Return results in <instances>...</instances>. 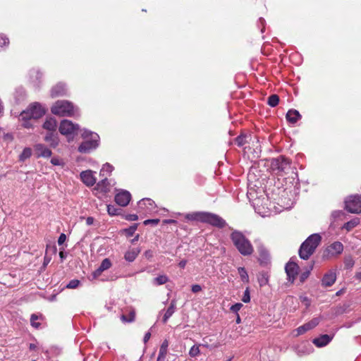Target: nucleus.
I'll return each mask as SVG.
<instances>
[{
    "label": "nucleus",
    "instance_id": "1",
    "mask_svg": "<svg viewBox=\"0 0 361 361\" xmlns=\"http://www.w3.org/2000/svg\"><path fill=\"white\" fill-rule=\"evenodd\" d=\"M45 114L44 109L39 103L31 104L26 110L21 112L19 119L26 128L32 126L34 121L41 118Z\"/></svg>",
    "mask_w": 361,
    "mask_h": 361
},
{
    "label": "nucleus",
    "instance_id": "2",
    "mask_svg": "<svg viewBox=\"0 0 361 361\" xmlns=\"http://www.w3.org/2000/svg\"><path fill=\"white\" fill-rule=\"evenodd\" d=\"M185 218L188 221L207 223L218 228H224L226 224V221L221 217L209 212H192L185 214Z\"/></svg>",
    "mask_w": 361,
    "mask_h": 361
},
{
    "label": "nucleus",
    "instance_id": "3",
    "mask_svg": "<svg viewBox=\"0 0 361 361\" xmlns=\"http://www.w3.org/2000/svg\"><path fill=\"white\" fill-rule=\"evenodd\" d=\"M322 237L318 233L310 235L300 245L299 256L302 259H308L320 244Z\"/></svg>",
    "mask_w": 361,
    "mask_h": 361
},
{
    "label": "nucleus",
    "instance_id": "4",
    "mask_svg": "<svg viewBox=\"0 0 361 361\" xmlns=\"http://www.w3.org/2000/svg\"><path fill=\"white\" fill-rule=\"evenodd\" d=\"M231 240L240 253L243 255H250L253 252L250 242L239 231H233L231 235Z\"/></svg>",
    "mask_w": 361,
    "mask_h": 361
},
{
    "label": "nucleus",
    "instance_id": "5",
    "mask_svg": "<svg viewBox=\"0 0 361 361\" xmlns=\"http://www.w3.org/2000/svg\"><path fill=\"white\" fill-rule=\"evenodd\" d=\"M51 112L59 116H75L78 115V109L66 100H59L51 107Z\"/></svg>",
    "mask_w": 361,
    "mask_h": 361
},
{
    "label": "nucleus",
    "instance_id": "6",
    "mask_svg": "<svg viewBox=\"0 0 361 361\" xmlns=\"http://www.w3.org/2000/svg\"><path fill=\"white\" fill-rule=\"evenodd\" d=\"M82 136L85 140L78 147V151L80 153H90L98 147L99 136L97 133L85 130Z\"/></svg>",
    "mask_w": 361,
    "mask_h": 361
},
{
    "label": "nucleus",
    "instance_id": "7",
    "mask_svg": "<svg viewBox=\"0 0 361 361\" xmlns=\"http://www.w3.org/2000/svg\"><path fill=\"white\" fill-rule=\"evenodd\" d=\"M265 165L270 166V170L276 174L285 173L290 168L288 159H264Z\"/></svg>",
    "mask_w": 361,
    "mask_h": 361
},
{
    "label": "nucleus",
    "instance_id": "8",
    "mask_svg": "<svg viewBox=\"0 0 361 361\" xmlns=\"http://www.w3.org/2000/svg\"><path fill=\"white\" fill-rule=\"evenodd\" d=\"M345 209L350 213L361 212V195H351L345 201Z\"/></svg>",
    "mask_w": 361,
    "mask_h": 361
},
{
    "label": "nucleus",
    "instance_id": "9",
    "mask_svg": "<svg viewBox=\"0 0 361 361\" xmlns=\"http://www.w3.org/2000/svg\"><path fill=\"white\" fill-rule=\"evenodd\" d=\"M320 322V319L318 317L312 319L311 321L305 323V324L298 327L297 329H294L291 334L293 337H298L300 335L304 334L307 331L314 329L316 327Z\"/></svg>",
    "mask_w": 361,
    "mask_h": 361
},
{
    "label": "nucleus",
    "instance_id": "10",
    "mask_svg": "<svg viewBox=\"0 0 361 361\" xmlns=\"http://www.w3.org/2000/svg\"><path fill=\"white\" fill-rule=\"evenodd\" d=\"M79 126L71 121L63 120L59 126V131L62 135H73L77 133Z\"/></svg>",
    "mask_w": 361,
    "mask_h": 361
},
{
    "label": "nucleus",
    "instance_id": "11",
    "mask_svg": "<svg viewBox=\"0 0 361 361\" xmlns=\"http://www.w3.org/2000/svg\"><path fill=\"white\" fill-rule=\"evenodd\" d=\"M343 250V245L340 242H334L331 244L324 251V256L331 257L340 255Z\"/></svg>",
    "mask_w": 361,
    "mask_h": 361
},
{
    "label": "nucleus",
    "instance_id": "12",
    "mask_svg": "<svg viewBox=\"0 0 361 361\" xmlns=\"http://www.w3.org/2000/svg\"><path fill=\"white\" fill-rule=\"evenodd\" d=\"M115 202L121 207L127 206L131 199L130 193L127 190H121L115 195Z\"/></svg>",
    "mask_w": 361,
    "mask_h": 361
},
{
    "label": "nucleus",
    "instance_id": "13",
    "mask_svg": "<svg viewBox=\"0 0 361 361\" xmlns=\"http://www.w3.org/2000/svg\"><path fill=\"white\" fill-rule=\"evenodd\" d=\"M285 270L288 276V280L293 283L299 272V266L293 262L286 264Z\"/></svg>",
    "mask_w": 361,
    "mask_h": 361
},
{
    "label": "nucleus",
    "instance_id": "14",
    "mask_svg": "<svg viewBox=\"0 0 361 361\" xmlns=\"http://www.w3.org/2000/svg\"><path fill=\"white\" fill-rule=\"evenodd\" d=\"M80 178L82 183L87 187L93 186L97 180L93 172L90 170L81 172Z\"/></svg>",
    "mask_w": 361,
    "mask_h": 361
},
{
    "label": "nucleus",
    "instance_id": "15",
    "mask_svg": "<svg viewBox=\"0 0 361 361\" xmlns=\"http://www.w3.org/2000/svg\"><path fill=\"white\" fill-rule=\"evenodd\" d=\"M138 207L143 212H151L155 208V204L152 200L144 198L138 202Z\"/></svg>",
    "mask_w": 361,
    "mask_h": 361
},
{
    "label": "nucleus",
    "instance_id": "16",
    "mask_svg": "<svg viewBox=\"0 0 361 361\" xmlns=\"http://www.w3.org/2000/svg\"><path fill=\"white\" fill-rule=\"evenodd\" d=\"M111 185L106 177H104L101 181H99L94 188V190L102 194H106L110 192Z\"/></svg>",
    "mask_w": 361,
    "mask_h": 361
},
{
    "label": "nucleus",
    "instance_id": "17",
    "mask_svg": "<svg viewBox=\"0 0 361 361\" xmlns=\"http://www.w3.org/2000/svg\"><path fill=\"white\" fill-rule=\"evenodd\" d=\"M336 279V276L335 272L329 271L324 276L322 280V285L324 287H330L335 283Z\"/></svg>",
    "mask_w": 361,
    "mask_h": 361
},
{
    "label": "nucleus",
    "instance_id": "18",
    "mask_svg": "<svg viewBox=\"0 0 361 361\" xmlns=\"http://www.w3.org/2000/svg\"><path fill=\"white\" fill-rule=\"evenodd\" d=\"M333 338V336H331L327 334L322 335L321 336L314 338L312 341V343L318 348H322L326 345Z\"/></svg>",
    "mask_w": 361,
    "mask_h": 361
},
{
    "label": "nucleus",
    "instance_id": "19",
    "mask_svg": "<svg viewBox=\"0 0 361 361\" xmlns=\"http://www.w3.org/2000/svg\"><path fill=\"white\" fill-rule=\"evenodd\" d=\"M111 267V262L109 259L105 258L102 260L99 268L93 272L94 278H97L101 275V274Z\"/></svg>",
    "mask_w": 361,
    "mask_h": 361
},
{
    "label": "nucleus",
    "instance_id": "20",
    "mask_svg": "<svg viewBox=\"0 0 361 361\" xmlns=\"http://www.w3.org/2000/svg\"><path fill=\"white\" fill-rule=\"evenodd\" d=\"M66 94V85L63 83H58L55 85L51 91V95L52 97L63 96Z\"/></svg>",
    "mask_w": 361,
    "mask_h": 361
},
{
    "label": "nucleus",
    "instance_id": "21",
    "mask_svg": "<svg viewBox=\"0 0 361 361\" xmlns=\"http://www.w3.org/2000/svg\"><path fill=\"white\" fill-rule=\"evenodd\" d=\"M35 151L37 156L39 157L48 158L51 155V150L42 145H37L35 146Z\"/></svg>",
    "mask_w": 361,
    "mask_h": 361
},
{
    "label": "nucleus",
    "instance_id": "22",
    "mask_svg": "<svg viewBox=\"0 0 361 361\" xmlns=\"http://www.w3.org/2000/svg\"><path fill=\"white\" fill-rule=\"evenodd\" d=\"M251 135L247 134H241L235 139V143L240 147H246L245 145L251 140Z\"/></svg>",
    "mask_w": 361,
    "mask_h": 361
},
{
    "label": "nucleus",
    "instance_id": "23",
    "mask_svg": "<svg viewBox=\"0 0 361 361\" xmlns=\"http://www.w3.org/2000/svg\"><path fill=\"white\" fill-rule=\"evenodd\" d=\"M176 300H173L171 302L170 306L166 310V312L164 314L162 322L164 323H166L168 319L173 315V314L175 312L176 310Z\"/></svg>",
    "mask_w": 361,
    "mask_h": 361
},
{
    "label": "nucleus",
    "instance_id": "24",
    "mask_svg": "<svg viewBox=\"0 0 361 361\" xmlns=\"http://www.w3.org/2000/svg\"><path fill=\"white\" fill-rule=\"evenodd\" d=\"M140 252V250L139 248L130 249L125 253L124 258L128 262H133L136 259Z\"/></svg>",
    "mask_w": 361,
    "mask_h": 361
},
{
    "label": "nucleus",
    "instance_id": "25",
    "mask_svg": "<svg viewBox=\"0 0 361 361\" xmlns=\"http://www.w3.org/2000/svg\"><path fill=\"white\" fill-rule=\"evenodd\" d=\"M301 116L297 110L290 109L286 114V119L291 123H295Z\"/></svg>",
    "mask_w": 361,
    "mask_h": 361
},
{
    "label": "nucleus",
    "instance_id": "26",
    "mask_svg": "<svg viewBox=\"0 0 361 361\" xmlns=\"http://www.w3.org/2000/svg\"><path fill=\"white\" fill-rule=\"evenodd\" d=\"M56 121L51 118L47 119L43 125L44 128L48 130L50 132H54L56 129Z\"/></svg>",
    "mask_w": 361,
    "mask_h": 361
},
{
    "label": "nucleus",
    "instance_id": "27",
    "mask_svg": "<svg viewBox=\"0 0 361 361\" xmlns=\"http://www.w3.org/2000/svg\"><path fill=\"white\" fill-rule=\"evenodd\" d=\"M113 169L114 167L111 164L106 163L103 165L102 169L100 170V176L102 177H106L112 172Z\"/></svg>",
    "mask_w": 361,
    "mask_h": 361
},
{
    "label": "nucleus",
    "instance_id": "28",
    "mask_svg": "<svg viewBox=\"0 0 361 361\" xmlns=\"http://www.w3.org/2000/svg\"><path fill=\"white\" fill-rule=\"evenodd\" d=\"M360 223L358 218H355L347 223H345L343 226V228H345L346 231H349L352 230L353 228L357 226Z\"/></svg>",
    "mask_w": 361,
    "mask_h": 361
},
{
    "label": "nucleus",
    "instance_id": "29",
    "mask_svg": "<svg viewBox=\"0 0 361 361\" xmlns=\"http://www.w3.org/2000/svg\"><path fill=\"white\" fill-rule=\"evenodd\" d=\"M169 278L166 275H160L157 277L154 278L153 280V283L155 285L160 286L165 284L166 282H168Z\"/></svg>",
    "mask_w": 361,
    "mask_h": 361
},
{
    "label": "nucleus",
    "instance_id": "30",
    "mask_svg": "<svg viewBox=\"0 0 361 361\" xmlns=\"http://www.w3.org/2000/svg\"><path fill=\"white\" fill-rule=\"evenodd\" d=\"M45 140L52 146H56L58 144L57 138L54 135V132L49 133L45 137Z\"/></svg>",
    "mask_w": 361,
    "mask_h": 361
},
{
    "label": "nucleus",
    "instance_id": "31",
    "mask_svg": "<svg viewBox=\"0 0 361 361\" xmlns=\"http://www.w3.org/2000/svg\"><path fill=\"white\" fill-rule=\"evenodd\" d=\"M238 274L240 276V279L243 281L244 282H248L249 281V276H248V274L246 271V270L245 269L244 267H239L238 269Z\"/></svg>",
    "mask_w": 361,
    "mask_h": 361
},
{
    "label": "nucleus",
    "instance_id": "32",
    "mask_svg": "<svg viewBox=\"0 0 361 361\" xmlns=\"http://www.w3.org/2000/svg\"><path fill=\"white\" fill-rule=\"evenodd\" d=\"M279 102V98L276 94H272L268 98V104L272 107H274L278 105Z\"/></svg>",
    "mask_w": 361,
    "mask_h": 361
},
{
    "label": "nucleus",
    "instance_id": "33",
    "mask_svg": "<svg viewBox=\"0 0 361 361\" xmlns=\"http://www.w3.org/2000/svg\"><path fill=\"white\" fill-rule=\"evenodd\" d=\"M49 250H50L54 254H55L57 250L56 246H52V247L47 246V247L46 255L44 256V265L48 264L49 263V262L51 261V257L47 256V252H48Z\"/></svg>",
    "mask_w": 361,
    "mask_h": 361
},
{
    "label": "nucleus",
    "instance_id": "34",
    "mask_svg": "<svg viewBox=\"0 0 361 361\" xmlns=\"http://www.w3.org/2000/svg\"><path fill=\"white\" fill-rule=\"evenodd\" d=\"M135 314L133 311L130 312L128 316H126L124 314L121 315V319L123 322H131L135 319Z\"/></svg>",
    "mask_w": 361,
    "mask_h": 361
},
{
    "label": "nucleus",
    "instance_id": "35",
    "mask_svg": "<svg viewBox=\"0 0 361 361\" xmlns=\"http://www.w3.org/2000/svg\"><path fill=\"white\" fill-rule=\"evenodd\" d=\"M200 345H193L189 350V355L192 357H195L200 355V351L199 348Z\"/></svg>",
    "mask_w": 361,
    "mask_h": 361
},
{
    "label": "nucleus",
    "instance_id": "36",
    "mask_svg": "<svg viewBox=\"0 0 361 361\" xmlns=\"http://www.w3.org/2000/svg\"><path fill=\"white\" fill-rule=\"evenodd\" d=\"M312 269V266H311L309 269H307L306 271H303L300 274V283L305 282V281L309 277Z\"/></svg>",
    "mask_w": 361,
    "mask_h": 361
},
{
    "label": "nucleus",
    "instance_id": "37",
    "mask_svg": "<svg viewBox=\"0 0 361 361\" xmlns=\"http://www.w3.org/2000/svg\"><path fill=\"white\" fill-rule=\"evenodd\" d=\"M167 352L168 349L160 348L157 361H164L166 356Z\"/></svg>",
    "mask_w": 361,
    "mask_h": 361
},
{
    "label": "nucleus",
    "instance_id": "38",
    "mask_svg": "<svg viewBox=\"0 0 361 361\" xmlns=\"http://www.w3.org/2000/svg\"><path fill=\"white\" fill-rule=\"evenodd\" d=\"M39 319V317L36 314H32L30 317L31 325L35 328H38L40 326L39 322H37V320Z\"/></svg>",
    "mask_w": 361,
    "mask_h": 361
},
{
    "label": "nucleus",
    "instance_id": "39",
    "mask_svg": "<svg viewBox=\"0 0 361 361\" xmlns=\"http://www.w3.org/2000/svg\"><path fill=\"white\" fill-rule=\"evenodd\" d=\"M32 156V150L30 148H25L20 155V158H30Z\"/></svg>",
    "mask_w": 361,
    "mask_h": 361
},
{
    "label": "nucleus",
    "instance_id": "40",
    "mask_svg": "<svg viewBox=\"0 0 361 361\" xmlns=\"http://www.w3.org/2000/svg\"><path fill=\"white\" fill-rule=\"evenodd\" d=\"M204 343H202V344H200L199 345L200 346H203V347H205V348H210V349H212V348H217L220 346V343H214L212 345H209V343L205 341V340L204 339L203 340Z\"/></svg>",
    "mask_w": 361,
    "mask_h": 361
},
{
    "label": "nucleus",
    "instance_id": "41",
    "mask_svg": "<svg viewBox=\"0 0 361 361\" xmlns=\"http://www.w3.org/2000/svg\"><path fill=\"white\" fill-rule=\"evenodd\" d=\"M30 77L32 79L35 78V80H33V82H35L42 77V74L37 70H32L30 71Z\"/></svg>",
    "mask_w": 361,
    "mask_h": 361
},
{
    "label": "nucleus",
    "instance_id": "42",
    "mask_svg": "<svg viewBox=\"0 0 361 361\" xmlns=\"http://www.w3.org/2000/svg\"><path fill=\"white\" fill-rule=\"evenodd\" d=\"M118 209H116L113 205L107 206V212H108L109 214H110L111 216L118 214Z\"/></svg>",
    "mask_w": 361,
    "mask_h": 361
},
{
    "label": "nucleus",
    "instance_id": "43",
    "mask_svg": "<svg viewBox=\"0 0 361 361\" xmlns=\"http://www.w3.org/2000/svg\"><path fill=\"white\" fill-rule=\"evenodd\" d=\"M242 300L245 303L249 302L250 301V291L248 288H246V290H245Z\"/></svg>",
    "mask_w": 361,
    "mask_h": 361
},
{
    "label": "nucleus",
    "instance_id": "44",
    "mask_svg": "<svg viewBox=\"0 0 361 361\" xmlns=\"http://www.w3.org/2000/svg\"><path fill=\"white\" fill-rule=\"evenodd\" d=\"M80 281L78 280H71L66 286L68 288H75L78 286Z\"/></svg>",
    "mask_w": 361,
    "mask_h": 361
},
{
    "label": "nucleus",
    "instance_id": "45",
    "mask_svg": "<svg viewBox=\"0 0 361 361\" xmlns=\"http://www.w3.org/2000/svg\"><path fill=\"white\" fill-rule=\"evenodd\" d=\"M243 307V305L241 303H235V305H232L230 308V310L233 312H235L237 313L240 309L241 307Z\"/></svg>",
    "mask_w": 361,
    "mask_h": 361
},
{
    "label": "nucleus",
    "instance_id": "46",
    "mask_svg": "<svg viewBox=\"0 0 361 361\" xmlns=\"http://www.w3.org/2000/svg\"><path fill=\"white\" fill-rule=\"evenodd\" d=\"M8 42L9 40L6 36L0 35V47L6 45Z\"/></svg>",
    "mask_w": 361,
    "mask_h": 361
},
{
    "label": "nucleus",
    "instance_id": "47",
    "mask_svg": "<svg viewBox=\"0 0 361 361\" xmlns=\"http://www.w3.org/2000/svg\"><path fill=\"white\" fill-rule=\"evenodd\" d=\"M159 222V219H147L144 221L145 225L148 224H153V225H157Z\"/></svg>",
    "mask_w": 361,
    "mask_h": 361
},
{
    "label": "nucleus",
    "instance_id": "48",
    "mask_svg": "<svg viewBox=\"0 0 361 361\" xmlns=\"http://www.w3.org/2000/svg\"><path fill=\"white\" fill-rule=\"evenodd\" d=\"M63 159H51V163L54 166H63L64 164Z\"/></svg>",
    "mask_w": 361,
    "mask_h": 361
},
{
    "label": "nucleus",
    "instance_id": "49",
    "mask_svg": "<svg viewBox=\"0 0 361 361\" xmlns=\"http://www.w3.org/2000/svg\"><path fill=\"white\" fill-rule=\"evenodd\" d=\"M66 240V235L64 233H61L58 239L59 245H62Z\"/></svg>",
    "mask_w": 361,
    "mask_h": 361
},
{
    "label": "nucleus",
    "instance_id": "50",
    "mask_svg": "<svg viewBox=\"0 0 361 361\" xmlns=\"http://www.w3.org/2000/svg\"><path fill=\"white\" fill-rule=\"evenodd\" d=\"M191 290L193 293H198L202 290V288L200 285L195 284L192 286Z\"/></svg>",
    "mask_w": 361,
    "mask_h": 361
},
{
    "label": "nucleus",
    "instance_id": "51",
    "mask_svg": "<svg viewBox=\"0 0 361 361\" xmlns=\"http://www.w3.org/2000/svg\"><path fill=\"white\" fill-rule=\"evenodd\" d=\"M138 217L136 214H129L126 216V219L128 221H136Z\"/></svg>",
    "mask_w": 361,
    "mask_h": 361
},
{
    "label": "nucleus",
    "instance_id": "52",
    "mask_svg": "<svg viewBox=\"0 0 361 361\" xmlns=\"http://www.w3.org/2000/svg\"><path fill=\"white\" fill-rule=\"evenodd\" d=\"M136 228H137V226H136V225H135V226H133L130 227V228L128 229V234H129V235H133V233L135 231Z\"/></svg>",
    "mask_w": 361,
    "mask_h": 361
},
{
    "label": "nucleus",
    "instance_id": "53",
    "mask_svg": "<svg viewBox=\"0 0 361 361\" xmlns=\"http://www.w3.org/2000/svg\"><path fill=\"white\" fill-rule=\"evenodd\" d=\"M169 347V341L168 340L165 339L163 343H161L160 348H164L168 349Z\"/></svg>",
    "mask_w": 361,
    "mask_h": 361
},
{
    "label": "nucleus",
    "instance_id": "54",
    "mask_svg": "<svg viewBox=\"0 0 361 361\" xmlns=\"http://www.w3.org/2000/svg\"><path fill=\"white\" fill-rule=\"evenodd\" d=\"M145 256L149 259L151 257H152L153 256V252L151 251V250H147L145 252Z\"/></svg>",
    "mask_w": 361,
    "mask_h": 361
},
{
    "label": "nucleus",
    "instance_id": "55",
    "mask_svg": "<svg viewBox=\"0 0 361 361\" xmlns=\"http://www.w3.org/2000/svg\"><path fill=\"white\" fill-rule=\"evenodd\" d=\"M150 336L151 334L149 332L146 333L143 338L144 342L147 343L149 340Z\"/></svg>",
    "mask_w": 361,
    "mask_h": 361
},
{
    "label": "nucleus",
    "instance_id": "56",
    "mask_svg": "<svg viewBox=\"0 0 361 361\" xmlns=\"http://www.w3.org/2000/svg\"><path fill=\"white\" fill-rule=\"evenodd\" d=\"M94 223V218L92 217H87L86 219V224L87 225H92Z\"/></svg>",
    "mask_w": 361,
    "mask_h": 361
},
{
    "label": "nucleus",
    "instance_id": "57",
    "mask_svg": "<svg viewBox=\"0 0 361 361\" xmlns=\"http://www.w3.org/2000/svg\"><path fill=\"white\" fill-rule=\"evenodd\" d=\"M186 264H187V261H186V260H185V259L181 260V261L179 262V264H178L179 267H181V268H185V267L186 266Z\"/></svg>",
    "mask_w": 361,
    "mask_h": 361
},
{
    "label": "nucleus",
    "instance_id": "58",
    "mask_svg": "<svg viewBox=\"0 0 361 361\" xmlns=\"http://www.w3.org/2000/svg\"><path fill=\"white\" fill-rule=\"evenodd\" d=\"M29 348L31 350H34L37 348V345L34 343H30Z\"/></svg>",
    "mask_w": 361,
    "mask_h": 361
},
{
    "label": "nucleus",
    "instance_id": "59",
    "mask_svg": "<svg viewBox=\"0 0 361 361\" xmlns=\"http://www.w3.org/2000/svg\"><path fill=\"white\" fill-rule=\"evenodd\" d=\"M176 222V221L175 220H173V219H169V220H166L165 221V223H167V224H174Z\"/></svg>",
    "mask_w": 361,
    "mask_h": 361
},
{
    "label": "nucleus",
    "instance_id": "60",
    "mask_svg": "<svg viewBox=\"0 0 361 361\" xmlns=\"http://www.w3.org/2000/svg\"><path fill=\"white\" fill-rule=\"evenodd\" d=\"M59 256L61 257V259H64L65 258V255H64V252L63 251H60L59 252Z\"/></svg>",
    "mask_w": 361,
    "mask_h": 361
},
{
    "label": "nucleus",
    "instance_id": "61",
    "mask_svg": "<svg viewBox=\"0 0 361 361\" xmlns=\"http://www.w3.org/2000/svg\"><path fill=\"white\" fill-rule=\"evenodd\" d=\"M3 105H2V102L0 100V114L2 113L3 111Z\"/></svg>",
    "mask_w": 361,
    "mask_h": 361
},
{
    "label": "nucleus",
    "instance_id": "62",
    "mask_svg": "<svg viewBox=\"0 0 361 361\" xmlns=\"http://www.w3.org/2000/svg\"><path fill=\"white\" fill-rule=\"evenodd\" d=\"M240 316L238 314L237 316V318H236V323L239 324L240 323Z\"/></svg>",
    "mask_w": 361,
    "mask_h": 361
},
{
    "label": "nucleus",
    "instance_id": "63",
    "mask_svg": "<svg viewBox=\"0 0 361 361\" xmlns=\"http://www.w3.org/2000/svg\"><path fill=\"white\" fill-rule=\"evenodd\" d=\"M139 238V235H137L135 238L133 240V242H135V240H137Z\"/></svg>",
    "mask_w": 361,
    "mask_h": 361
},
{
    "label": "nucleus",
    "instance_id": "64",
    "mask_svg": "<svg viewBox=\"0 0 361 361\" xmlns=\"http://www.w3.org/2000/svg\"><path fill=\"white\" fill-rule=\"evenodd\" d=\"M357 278L361 279V273L357 274Z\"/></svg>",
    "mask_w": 361,
    "mask_h": 361
}]
</instances>
